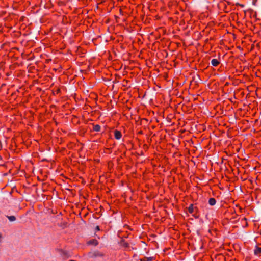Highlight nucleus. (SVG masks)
<instances>
[{"label": "nucleus", "instance_id": "obj_1", "mask_svg": "<svg viewBox=\"0 0 261 261\" xmlns=\"http://www.w3.org/2000/svg\"><path fill=\"white\" fill-rule=\"evenodd\" d=\"M115 137L116 139L119 140L121 137V133L120 131L115 130L114 132Z\"/></svg>", "mask_w": 261, "mask_h": 261}, {"label": "nucleus", "instance_id": "obj_12", "mask_svg": "<svg viewBox=\"0 0 261 261\" xmlns=\"http://www.w3.org/2000/svg\"><path fill=\"white\" fill-rule=\"evenodd\" d=\"M96 229H97V230H99V226H97L96 227Z\"/></svg>", "mask_w": 261, "mask_h": 261}, {"label": "nucleus", "instance_id": "obj_3", "mask_svg": "<svg viewBox=\"0 0 261 261\" xmlns=\"http://www.w3.org/2000/svg\"><path fill=\"white\" fill-rule=\"evenodd\" d=\"M211 64L214 66H217L219 64V62L218 60L214 59L211 61Z\"/></svg>", "mask_w": 261, "mask_h": 261}, {"label": "nucleus", "instance_id": "obj_2", "mask_svg": "<svg viewBox=\"0 0 261 261\" xmlns=\"http://www.w3.org/2000/svg\"><path fill=\"white\" fill-rule=\"evenodd\" d=\"M216 203V200L213 198H211L208 200V203L210 205L213 206Z\"/></svg>", "mask_w": 261, "mask_h": 261}, {"label": "nucleus", "instance_id": "obj_6", "mask_svg": "<svg viewBox=\"0 0 261 261\" xmlns=\"http://www.w3.org/2000/svg\"><path fill=\"white\" fill-rule=\"evenodd\" d=\"M121 245L125 247H128L129 246L128 244L124 240H122L120 242Z\"/></svg>", "mask_w": 261, "mask_h": 261}, {"label": "nucleus", "instance_id": "obj_4", "mask_svg": "<svg viewBox=\"0 0 261 261\" xmlns=\"http://www.w3.org/2000/svg\"><path fill=\"white\" fill-rule=\"evenodd\" d=\"M254 252L255 255H258L259 254L261 253V248L256 247Z\"/></svg>", "mask_w": 261, "mask_h": 261}, {"label": "nucleus", "instance_id": "obj_5", "mask_svg": "<svg viewBox=\"0 0 261 261\" xmlns=\"http://www.w3.org/2000/svg\"><path fill=\"white\" fill-rule=\"evenodd\" d=\"M88 244H89L94 245V246H96V245H97L98 242H97V241L96 240L93 239V240H90L88 242Z\"/></svg>", "mask_w": 261, "mask_h": 261}, {"label": "nucleus", "instance_id": "obj_10", "mask_svg": "<svg viewBox=\"0 0 261 261\" xmlns=\"http://www.w3.org/2000/svg\"><path fill=\"white\" fill-rule=\"evenodd\" d=\"M94 255H95V256H101V254H100V253L98 252H95Z\"/></svg>", "mask_w": 261, "mask_h": 261}, {"label": "nucleus", "instance_id": "obj_11", "mask_svg": "<svg viewBox=\"0 0 261 261\" xmlns=\"http://www.w3.org/2000/svg\"><path fill=\"white\" fill-rule=\"evenodd\" d=\"M152 258L150 257V258H147V261H152Z\"/></svg>", "mask_w": 261, "mask_h": 261}, {"label": "nucleus", "instance_id": "obj_8", "mask_svg": "<svg viewBox=\"0 0 261 261\" xmlns=\"http://www.w3.org/2000/svg\"><path fill=\"white\" fill-rule=\"evenodd\" d=\"M93 129L95 132H99L100 129V126L99 125H94L93 127Z\"/></svg>", "mask_w": 261, "mask_h": 261}, {"label": "nucleus", "instance_id": "obj_9", "mask_svg": "<svg viewBox=\"0 0 261 261\" xmlns=\"http://www.w3.org/2000/svg\"><path fill=\"white\" fill-rule=\"evenodd\" d=\"M188 210H189V213H192L193 212V205L192 204H191L189 208H188Z\"/></svg>", "mask_w": 261, "mask_h": 261}, {"label": "nucleus", "instance_id": "obj_7", "mask_svg": "<svg viewBox=\"0 0 261 261\" xmlns=\"http://www.w3.org/2000/svg\"><path fill=\"white\" fill-rule=\"evenodd\" d=\"M7 217L8 219H9V220L11 222L14 221L16 220V218L14 216H7Z\"/></svg>", "mask_w": 261, "mask_h": 261}, {"label": "nucleus", "instance_id": "obj_13", "mask_svg": "<svg viewBox=\"0 0 261 261\" xmlns=\"http://www.w3.org/2000/svg\"><path fill=\"white\" fill-rule=\"evenodd\" d=\"M2 238V235L0 234V239Z\"/></svg>", "mask_w": 261, "mask_h": 261}]
</instances>
